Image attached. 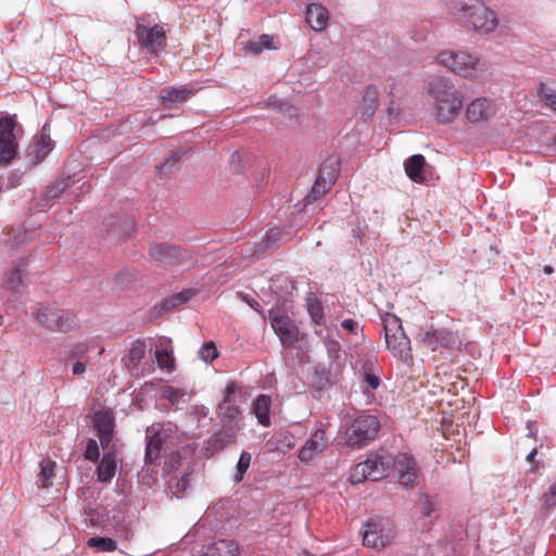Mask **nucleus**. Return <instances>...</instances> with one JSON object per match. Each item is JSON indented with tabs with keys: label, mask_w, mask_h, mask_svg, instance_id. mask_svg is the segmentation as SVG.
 I'll return each mask as SVG.
<instances>
[{
	"label": "nucleus",
	"mask_w": 556,
	"mask_h": 556,
	"mask_svg": "<svg viewBox=\"0 0 556 556\" xmlns=\"http://www.w3.org/2000/svg\"><path fill=\"white\" fill-rule=\"evenodd\" d=\"M151 258L161 266L186 265L191 263L192 257L186 250H177L166 244H154L150 248Z\"/></svg>",
	"instance_id": "9d476101"
},
{
	"label": "nucleus",
	"mask_w": 556,
	"mask_h": 556,
	"mask_svg": "<svg viewBox=\"0 0 556 556\" xmlns=\"http://www.w3.org/2000/svg\"><path fill=\"white\" fill-rule=\"evenodd\" d=\"M175 431V426L170 422L153 425L147 429L146 460L154 463L161 453L163 443Z\"/></svg>",
	"instance_id": "1a4fd4ad"
},
{
	"label": "nucleus",
	"mask_w": 556,
	"mask_h": 556,
	"mask_svg": "<svg viewBox=\"0 0 556 556\" xmlns=\"http://www.w3.org/2000/svg\"><path fill=\"white\" fill-rule=\"evenodd\" d=\"M528 428H529V430H530V431H529V434H530V435H533V432H532V430H531V422H529V424H528Z\"/></svg>",
	"instance_id": "13d9d810"
},
{
	"label": "nucleus",
	"mask_w": 556,
	"mask_h": 556,
	"mask_svg": "<svg viewBox=\"0 0 556 556\" xmlns=\"http://www.w3.org/2000/svg\"><path fill=\"white\" fill-rule=\"evenodd\" d=\"M435 63L463 78L478 81L489 76V67L478 54L465 49H445L435 55Z\"/></svg>",
	"instance_id": "7ed1b4c3"
},
{
	"label": "nucleus",
	"mask_w": 556,
	"mask_h": 556,
	"mask_svg": "<svg viewBox=\"0 0 556 556\" xmlns=\"http://www.w3.org/2000/svg\"><path fill=\"white\" fill-rule=\"evenodd\" d=\"M274 37L269 35H262L255 39L248 41L244 50L251 54H260L265 49H275Z\"/></svg>",
	"instance_id": "c85d7f7f"
},
{
	"label": "nucleus",
	"mask_w": 556,
	"mask_h": 556,
	"mask_svg": "<svg viewBox=\"0 0 556 556\" xmlns=\"http://www.w3.org/2000/svg\"><path fill=\"white\" fill-rule=\"evenodd\" d=\"M155 358L157 365L162 368L172 369L174 367L173 348L169 339L162 338L157 342Z\"/></svg>",
	"instance_id": "a878e982"
},
{
	"label": "nucleus",
	"mask_w": 556,
	"mask_h": 556,
	"mask_svg": "<svg viewBox=\"0 0 556 556\" xmlns=\"http://www.w3.org/2000/svg\"><path fill=\"white\" fill-rule=\"evenodd\" d=\"M420 509H421L422 515L430 516L431 513L434 511L435 508H434L433 503L427 496H424L420 500Z\"/></svg>",
	"instance_id": "de8ad7c7"
},
{
	"label": "nucleus",
	"mask_w": 556,
	"mask_h": 556,
	"mask_svg": "<svg viewBox=\"0 0 556 556\" xmlns=\"http://www.w3.org/2000/svg\"><path fill=\"white\" fill-rule=\"evenodd\" d=\"M404 169L407 177L416 184H424L427 180V173L430 166L421 154H414L404 162Z\"/></svg>",
	"instance_id": "aec40b11"
},
{
	"label": "nucleus",
	"mask_w": 556,
	"mask_h": 556,
	"mask_svg": "<svg viewBox=\"0 0 556 556\" xmlns=\"http://www.w3.org/2000/svg\"><path fill=\"white\" fill-rule=\"evenodd\" d=\"M86 371V364L83 362H76L73 366L74 375H83Z\"/></svg>",
	"instance_id": "3c124183"
},
{
	"label": "nucleus",
	"mask_w": 556,
	"mask_h": 556,
	"mask_svg": "<svg viewBox=\"0 0 556 556\" xmlns=\"http://www.w3.org/2000/svg\"><path fill=\"white\" fill-rule=\"evenodd\" d=\"M192 295H193V292L191 290H186V291L174 294L170 298L166 299L162 305H163L164 309H174V308L180 306L181 304L186 303L187 301H189Z\"/></svg>",
	"instance_id": "72a5a7b5"
},
{
	"label": "nucleus",
	"mask_w": 556,
	"mask_h": 556,
	"mask_svg": "<svg viewBox=\"0 0 556 556\" xmlns=\"http://www.w3.org/2000/svg\"><path fill=\"white\" fill-rule=\"evenodd\" d=\"M556 506V481L549 486L548 491L543 495V507L551 509Z\"/></svg>",
	"instance_id": "37998d69"
},
{
	"label": "nucleus",
	"mask_w": 556,
	"mask_h": 556,
	"mask_svg": "<svg viewBox=\"0 0 556 556\" xmlns=\"http://www.w3.org/2000/svg\"><path fill=\"white\" fill-rule=\"evenodd\" d=\"M271 400L268 395L261 394L254 402L253 413L262 426L270 425Z\"/></svg>",
	"instance_id": "bb28decb"
},
{
	"label": "nucleus",
	"mask_w": 556,
	"mask_h": 556,
	"mask_svg": "<svg viewBox=\"0 0 556 556\" xmlns=\"http://www.w3.org/2000/svg\"><path fill=\"white\" fill-rule=\"evenodd\" d=\"M394 467L397 471L401 484L408 486L416 482L418 473L413 457L406 453L399 454L394 459Z\"/></svg>",
	"instance_id": "a211bd4d"
},
{
	"label": "nucleus",
	"mask_w": 556,
	"mask_h": 556,
	"mask_svg": "<svg viewBox=\"0 0 556 556\" xmlns=\"http://www.w3.org/2000/svg\"><path fill=\"white\" fill-rule=\"evenodd\" d=\"M136 36L140 46L151 53H159L166 46V34L162 25L149 26L143 21H138Z\"/></svg>",
	"instance_id": "0eeeda50"
},
{
	"label": "nucleus",
	"mask_w": 556,
	"mask_h": 556,
	"mask_svg": "<svg viewBox=\"0 0 556 556\" xmlns=\"http://www.w3.org/2000/svg\"><path fill=\"white\" fill-rule=\"evenodd\" d=\"M328 445L326 432L323 429H317L307 439L304 445L299 451V459L304 463H311L316 456L321 454Z\"/></svg>",
	"instance_id": "dca6fc26"
},
{
	"label": "nucleus",
	"mask_w": 556,
	"mask_h": 556,
	"mask_svg": "<svg viewBox=\"0 0 556 556\" xmlns=\"http://www.w3.org/2000/svg\"><path fill=\"white\" fill-rule=\"evenodd\" d=\"M539 92L544 105L556 112V91L541 85Z\"/></svg>",
	"instance_id": "e433bc0d"
},
{
	"label": "nucleus",
	"mask_w": 556,
	"mask_h": 556,
	"mask_svg": "<svg viewBox=\"0 0 556 556\" xmlns=\"http://www.w3.org/2000/svg\"><path fill=\"white\" fill-rule=\"evenodd\" d=\"M199 355L205 363H212L218 356V352L215 344L210 341L202 345L199 351Z\"/></svg>",
	"instance_id": "4c0bfd02"
},
{
	"label": "nucleus",
	"mask_w": 556,
	"mask_h": 556,
	"mask_svg": "<svg viewBox=\"0 0 556 556\" xmlns=\"http://www.w3.org/2000/svg\"><path fill=\"white\" fill-rule=\"evenodd\" d=\"M14 127L13 118L3 117L0 119V165L9 164L16 156L17 142Z\"/></svg>",
	"instance_id": "9b49d317"
},
{
	"label": "nucleus",
	"mask_w": 556,
	"mask_h": 556,
	"mask_svg": "<svg viewBox=\"0 0 556 556\" xmlns=\"http://www.w3.org/2000/svg\"><path fill=\"white\" fill-rule=\"evenodd\" d=\"M341 326H342L345 330H348V331H350V332H352V333H355V334L357 333V330H358V324H357L355 320H353V319H345V320H343V321H342V324H341Z\"/></svg>",
	"instance_id": "8fccbe9b"
},
{
	"label": "nucleus",
	"mask_w": 556,
	"mask_h": 556,
	"mask_svg": "<svg viewBox=\"0 0 556 556\" xmlns=\"http://www.w3.org/2000/svg\"><path fill=\"white\" fill-rule=\"evenodd\" d=\"M182 154H184V152L181 150L172 152L170 156L165 161L163 166L164 167L174 166L176 164V162H178L180 160Z\"/></svg>",
	"instance_id": "09e8293b"
},
{
	"label": "nucleus",
	"mask_w": 556,
	"mask_h": 556,
	"mask_svg": "<svg viewBox=\"0 0 556 556\" xmlns=\"http://www.w3.org/2000/svg\"><path fill=\"white\" fill-rule=\"evenodd\" d=\"M87 545L94 548L97 552H114L117 548V543L111 538L94 536L87 541Z\"/></svg>",
	"instance_id": "2f4dec72"
},
{
	"label": "nucleus",
	"mask_w": 556,
	"mask_h": 556,
	"mask_svg": "<svg viewBox=\"0 0 556 556\" xmlns=\"http://www.w3.org/2000/svg\"><path fill=\"white\" fill-rule=\"evenodd\" d=\"M544 273L551 275L553 273V268L548 265L544 266Z\"/></svg>",
	"instance_id": "4d7b16f0"
},
{
	"label": "nucleus",
	"mask_w": 556,
	"mask_h": 556,
	"mask_svg": "<svg viewBox=\"0 0 556 556\" xmlns=\"http://www.w3.org/2000/svg\"><path fill=\"white\" fill-rule=\"evenodd\" d=\"M363 544L370 548H383L395 536L394 529L389 520H369L362 531Z\"/></svg>",
	"instance_id": "39448f33"
},
{
	"label": "nucleus",
	"mask_w": 556,
	"mask_h": 556,
	"mask_svg": "<svg viewBox=\"0 0 556 556\" xmlns=\"http://www.w3.org/2000/svg\"><path fill=\"white\" fill-rule=\"evenodd\" d=\"M179 457L176 454H173L169 456V458L166 460L165 466L169 467L170 469H175L176 465L178 464Z\"/></svg>",
	"instance_id": "603ef678"
},
{
	"label": "nucleus",
	"mask_w": 556,
	"mask_h": 556,
	"mask_svg": "<svg viewBox=\"0 0 556 556\" xmlns=\"http://www.w3.org/2000/svg\"><path fill=\"white\" fill-rule=\"evenodd\" d=\"M422 341L427 343L432 350H435L438 345L445 348H458L460 345L457 337L448 330H431L424 334Z\"/></svg>",
	"instance_id": "5701e85b"
},
{
	"label": "nucleus",
	"mask_w": 556,
	"mask_h": 556,
	"mask_svg": "<svg viewBox=\"0 0 556 556\" xmlns=\"http://www.w3.org/2000/svg\"><path fill=\"white\" fill-rule=\"evenodd\" d=\"M379 428L380 422L376 416L357 414L345 430V443L352 447H359L375 439Z\"/></svg>",
	"instance_id": "20e7f679"
},
{
	"label": "nucleus",
	"mask_w": 556,
	"mask_h": 556,
	"mask_svg": "<svg viewBox=\"0 0 556 556\" xmlns=\"http://www.w3.org/2000/svg\"><path fill=\"white\" fill-rule=\"evenodd\" d=\"M247 303L252 307L254 308L255 311H258V307H260V304L257 303V301H255L254 299L252 300H245Z\"/></svg>",
	"instance_id": "864d4df0"
},
{
	"label": "nucleus",
	"mask_w": 556,
	"mask_h": 556,
	"mask_svg": "<svg viewBox=\"0 0 556 556\" xmlns=\"http://www.w3.org/2000/svg\"><path fill=\"white\" fill-rule=\"evenodd\" d=\"M425 89L433 101V115L438 123L448 124L459 115L464 96L451 78L434 76L427 83Z\"/></svg>",
	"instance_id": "f03ea898"
},
{
	"label": "nucleus",
	"mask_w": 556,
	"mask_h": 556,
	"mask_svg": "<svg viewBox=\"0 0 556 556\" xmlns=\"http://www.w3.org/2000/svg\"><path fill=\"white\" fill-rule=\"evenodd\" d=\"M307 309H308V313H309L312 319L316 324H320V321L323 319V306H321L320 302L313 300V299L308 300Z\"/></svg>",
	"instance_id": "a19ab883"
},
{
	"label": "nucleus",
	"mask_w": 556,
	"mask_h": 556,
	"mask_svg": "<svg viewBox=\"0 0 556 556\" xmlns=\"http://www.w3.org/2000/svg\"><path fill=\"white\" fill-rule=\"evenodd\" d=\"M238 390L239 387L236 382H229L225 388L223 401L217 408V414L224 421H236L241 415V410L235 400Z\"/></svg>",
	"instance_id": "2eb2a0df"
},
{
	"label": "nucleus",
	"mask_w": 556,
	"mask_h": 556,
	"mask_svg": "<svg viewBox=\"0 0 556 556\" xmlns=\"http://www.w3.org/2000/svg\"><path fill=\"white\" fill-rule=\"evenodd\" d=\"M270 325L283 346H291L299 340V329L294 323L278 308L268 312Z\"/></svg>",
	"instance_id": "6e6552de"
},
{
	"label": "nucleus",
	"mask_w": 556,
	"mask_h": 556,
	"mask_svg": "<svg viewBox=\"0 0 556 556\" xmlns=\"http://www.w3.org/2000/svg\"><path fill=\"white\" fill-rule=\"evenodd\" d=\"M191 94V90L186 87L165 89L161 93V100L164 103H176L186 101Z\"/></svg>",
	"instance_id": "7c9ffc66"
},
{
	"label": "nucleus",
	"mask_w": 556,
	"mask_h": 556,
	"mask_svg": "<svg viewBox=\"0 0 556 556\" xmlns=\"http://www.w3.org/2000/svg\"><path fill=\"white\" fill-rule=\"evenodd\" d=\"M205 556H238V545L230 540H219L206 549Z\"/></svg>",
	"instance_id": "cd10ccee"
},
{
	"label": "nucleus",
	"mask_w": 556,
	"mask_h": 556,
	"mask_svg": "<svg viewBox=\"0 0 556 556\" xmlns=\"http://www.w3.org/2000/svg\"><path fill=\"white\" fill-rule=\"evenodd\" d=\"M104 352V348L102 346L99 351V354L101 355Z\"/></svg>",
	"instance_id": "bf43d9fd"
},
{
	"label": "nucleus",
	"mask_w": 556,
	"mask_h": 556,
	"mask_svg": "<svg viewBox=\"0 0 556 556\" xmlns=\"http://www.w3.org/2000/svg\"><path fill=\"white\" fill-rule=\"evenodd\" d=\"M144 354H146L144 343L137 341L131 345V348L128 352V357H129V361L134 365H137L144 357Z\"/></svg>",
	"instance_id": "ea45409f"
},
{
	"label": "nucleus",
	"mask_w": 556,
	"mask_h": 556,
	"mask_svg": "<svg viewBox=\"0 0 556 556\" xmlns=\"http://www.w3.org/2000/svg\"><path fill=\"white\" fill-rule=\"evenodd\" d=\"M163 397L168 400L173 405H177L187 402L188 394L181 390L167 387L163 390Z\"/></svg>",
	"instance_id": "c9c22d12"
},
{
	"label": "nucleus",
	"mask_w": 556,
	"mask_h": 556,
	"mask_svg": "<svg viewBox=\"0 0 556 556\" xmlns=\"http://www.w3.org/2000/svg\"><path fill=\"white\" fill-rule=\"evenodd\" d=\"M100 456L99 446L94 439H89L87 442L85 457L89 460L96 462Z\"/></svg>",
	"instance_id": "c03bdc74"
},
{
	"label": "nucleus",
	"mask_w": 556,
	"mask_h": 556,
	"mask_svg": "<svg viewBox=\"0 0 556 556\" xmlns=\"http://www.w3.org/2000/svg\"><path fill=\"white\" fill-rule=\"evenodd\" d=\"M252 456L248 452H242L240 458L237 464V473L235 476V480L240 482L243 479L244 472L248 470Z\"/></svg>",
	"instance_id": "58836bf2"
},
{
	"label": "nucleus",
	"mask_w": 556,
	"mask_h": 556,
	"mask_svg": "<svg viewBox=\"0 0 556 556\" xmlns=\"http://www.w3.org/2000/svg\"><path fill=\"white\" fill-rule=\"evenodd\" d=\"M386 343L388 349L395 357L404 362H408L412 359L410 341L405 336L404 331L395 333L393 336L389 334L388 339H386Z\"/></svg>",
	"instance_id": "b1692460"
},
{
	"label": "nucleus",
	"mask_w": 556,
	"mask_h": 556,
	"mask_svg": "<svg viewBox=\"0 0 556 556\" xmlns=\"http://www.w3.org/2000/svg\"><path fill=\"white\" fill-rule=\"evenodd\" d=\"M363 381L372 390H376L380 386V379L374 372L365 371L363 375Z\"/></svg>",
	"instance_id": "a18cd8bd"
},
{
	"label": "nucleus",
	"mask_w": 556,
	"mask_h": 556,
	"mask_svg": "<svg viewBox=\"0 0 556 556\" xmlns=\"http://www.w3.org/2000/svg\"><path fill=\"white\" fill-rule=\"evenodd\" d=\"M55 462L51 459H43L40 463V471L37 476V484L40 488H49L52 485L54 478Z\"/></svg>",
	"instance_id": "c756f323"
},
{
	"label": "nucleus",
	"mask_w": 556,
	"mask_h": 556,
	"mask_svg": "<svg viewBox=\"0 0 556 556\" xmlns=\"http://www.w3.org/2000/svg\"><path fill=\"white\" fill-rule=\"evenodd\" d=\"M383 330L386 339H388L389 334L393 336L395 333L404 331L401 319L394 314H387L383 317Z\"/></svg>",
	"instance_id": "473e14b6"
},
{
	"label": "nucleus",
	"mask_w": 556,
	"mask_h": 556,
	"mask_svg": "<svg viewBox=\"0 0 556 556\" xmlns=\"http://www.w3.org/2000/svg\"><path fill=\"white\" fill-rule=\"evenodd\" d=\"M450 9L464 29L480 36L493 34L500 25L495 9L485 0H451Z\"/></svg>",
	"instance_id": "f257e3e1"
},
{
	"label": "nucleus",
	"mask_w": 556,
	"mask_h": 556,
	"mask_svg": "<svg viewBox=\"0 0 556 556\" xmlns=\"http://www.w3.org/2000/svg\"><path fill=\"white\" fill-rule=\"evenodd\" d=\"M60 190H61L60 188H52L51 190L47 191V195L54 198L58 195Z\"/></svg>",
	"instance_id": "5fc2aeb1"
},
{
	"label": "nucleus",
	"mask_w": 556,
	"mask_h": 556,
	"mask_svg": "<svg viewBox=\"0 0 556 556\" xmlns=\"http://www.w3.org/2000/svg\"><path fill=\"white\" fill-rule=\"evenodd\" d=\"M237 430L238 427L224 426L220 431L216 432L205 442L204 455L211 457L235 442Z\"/></svg>",
	"instance_id": "f3484780"
},
{
	"label": "nucleus",
	"mask_w": 556,
	"mask_h": 556,
	"mask_svg": "<svg viewBox=\"0 0 556 556\" xmlns=\"http://www.w3.org/2000/svg\"><path fill=\"white\" fill-rule=\"evenodd\" d=\"M54 144L47 130V126H43L42 131L36 142L29 148L27 157L30 163L37 165L43 161V159L52 151Z\"/></svg>",
	"instance_id": "412c9836"
},
{
	"label": "nucleus",
	"mask_w": 556,
	"mask_h": 556,
	"mask_svg": "<svg viewBox=\"0 0 556 556\" xmlns=\"http://www.w3.org/2000/svg\"><path fill=\"white\" fill-rule=\"evenodd\" d=\"M36 320L50 329L64 330L68 326V318L61 309L42 307L36 313Z\"/></svg>",
	"instance_id": "6ab92c4d"
},
{
	"label": "nucleus",
	"mask_w": 556,
	"mask_h": 556,
	"mask_svg": "<svg viewBox=\"0 0 556 556\" xmlns=\"http://www.w3.org/2000/svg\"><path fill=\"white\" fill-rule=\"evenodd\" d=\"M363 101L365 103H368V105L366 106L365 114L371 115L374 113L375 109H376V105H377V91L375 89H372V88H368L365 91Z\"/></svg>",
	"instance_id": "79ce46f5"
},
{
	"label": "nucleus",
	"mask_w": 556,
	"mask_h": 556,
	"mask_svg": "<svg viewBox=\"0 0 556 556\" xmlns=\"http://www.w3.org/2000/svg\"><path fill=\"white\" fill-rule=\"evenodd\" d=\"M536 453H538L536 448H533V450L528 454V456H527V460H528L529 463L533 462V459H534V457H535Z\"/></svg>",
	"instance_id": "6e6d98bb"
},
{
	"label": "nucleus",
	"mask_w": 556,
	"mask_h": 556,
	"mask_svg": "<svg viewBox=\"0 0 556 556\" xmlns=\"http://www.w3.org/2000/svg\"><path fill=\"white\" fill-rule=\"evenodd\" d=\"M339 174V163L336 159L326 160L319 168L318 176L311 192L305 197V204H311L330 190Z\"/></svg>",
	"instance_id": "423d86ee"
},
{
	"label": "nucleus",
	"mask_w": 556,
	"mask_h": 556,
	"mask_svg": "<svg viewBox=\"0 0 556 556\" xmlns=\"http://www.w3.org/2000/svg\"><path fill=\"white\" fill-rule=\"evenodd\" d=\"M93 427L97 430L102 448H109L114 434V415L111 409H100L93 415Z\"/></svg>",
	"instance_id": "4468645a"
},
{
	"label": "nucleus",
	"mask_w": 556,
	"mask_h": 556,
	"mask_svg": "<svg viewBox=\"0 0 556 556\" xmlns=\"http://www.w3.org/2000/svg\"><path fill=\"white\" fill-rule=\"evenodd\" d=\"M306 22L315 31H323L329 23V12L319 2H312L306 5Z\"/></svg>",
	"instance_id": "4be33fe9"
},
{
	"label": "nucleus",
	"mask_w": 556,
	"mask_h": 556,
	"mask_svg": "<svg viewBox=\"0 0 556 556\" xmlns=\"http://www.w3.org/2000/svg\"><path fill=\"white\" fill-rule=\"evenodd\" d=\"M384 476L386 468L383 464L376 458H368L351 469L350 481L352 483H362L366 480L378 481Z\"/></svg>",
	"instance_id": "ddd939ff"
},
{
	"label": "nucleus",
	"mask_w": 556,
	"mask_h": 556,
	"mask_svg": "<svg viewBox=\"0 0 556 556\" xmlns=\"http://www.w3.org/2000/svg\"><path fill=\"white\" fill-rule=\"evenodd\" d=\"M496 113L497 104L493 99L479 97L468 103L465 116L471 124H482L493 118Z\"/></svg>",
	"instance_id": "f8f14e48"
},
{
	"label": "nucleus",
	"mask_w": 556,
	"mask_h": 556,
	"mask_svg": "<svg viewBox=\"0 0 556 556\" xmlns=\"http://www.w3.org/2000/svg\"><path fill=\"white\" fill-rule=\"evenodd\" d=\"M116 456L113 452H108L102 457L98 469H97V477L100 482H111V480L114 478L116 472Z\"/></svg>",
	"instance_id": "393cba45"
},
{
	"label": "nucleus",
	"mask_w": 556,
	"mask_h": 556,
	"mask_svg": "<svg viewBox=\"0 0 556 556\" xmlns=\"http://www.w3.org/2000/svg\"><path fill=\"white\" fill-rule=\"evenodd\" d=\"M89 349H90V346L88 343H78L72 350V357L73 358L84 357L88 353Z\"/></svg>",
	"instance_id": "49530a36"
},
{
	"label": "nucleus",
	"mask_w": 556,
	"mask_h": 556,
	"mask_svg": "<svg viewBox=\"0 0 556 556\" xmlns=\"http://www.w3.org/2000/svg\"><path fill=\"white\" fill-rule=\"evenodd\" d=\"M4 287L16 292H20L22 290L23 280L20 269L14 268L8 273L4 279Z\"/></svg>",
	"instance_id": "f704fd0d"
}]
</instances>
